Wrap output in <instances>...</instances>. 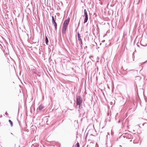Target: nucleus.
Returning <instances> with one entry per match:
<instances>
[{"label": "nucleus", "mask_w": 147, "mask_h": 147, "mask_svg": "<svg viewBox=\"0 0 147 147\" xmlns=\"http://www.w3.org/2000/svg\"><path fill=\"white\" fill-rule=\"evenodd\" d=\"M84 14L85 16V18L84 20V23L85 24L86 23L88 20V15L86 11V9L84 10Z\"/></svg>", "instance_id": "nucleus-3"}, {"label": "nucleus", "mask_w": 147, "mask_h": 147, "mask_svg": "<svg viewBox=\"0 0 147 147\" xmlns=\"http://www.w3.org/2000/svg\"><path fill=\"white\" fill-rule=\"evenodd\" d=\"M48 42H49L47 36H45V43H46V44L47 45H48Z\"/></svg>", "instance_id": "nucleus-8"}, {"label": "nucleus", "mask_w": 147, "mask_h": 147, "mask_svg": "<svg viewBox=\"0 0 147 147\" xmlns=\"http://www.w3.org/2000/svg\"><path fill=\"white\" fill-rule=\"evenodd\" d=\"M52 23L53 24L54 26L55 27V29L56 30L57 27V24L56 22H55V20L52 21Z\"/></svg>", "instance_id": "nucleus-6"}, {"label": "nucleus", "mask_w": 147, "mask_h": 147, "mask_svg": "<svg viewBox=\"0 0 147 147\" xmlns=\"http://www.w3.org/2000/svg\"><path fill=\"white\" fill-rule=\"evenodd\" d=\"M92 57V56H90V58H91V57Z\"/></svg>", "instance_id": "nucleus-13"}, {"label": "nucleus", "mask_w": 147, "mask_h": 147, "mask_svg": "<svg viewBox=\"0 0 147 147\" xmlns=\"http://www.w3.org/2000/svg\"><path fill=\"white\" fill-rule=\"evenodd\" d=\"M87 47V46H86L85 47V48H86Z\"/></svg>", "instance_id": "nucleus-15"}, {"label": "nucleus", "mask_w": 147, "mask_h": 147, "mask_svg": "<svg viewBox=\"0 0 147 147\" xmlns=\"http://www.w3.org/2000/svg\"><path fill=\"white\" fill-rule=\"evenodd\" d=\"M69 21V19L65 20L63 23L62 28V33L65 34L66 33V30L67 28Z\"/></svg>", "instance_id": "nucleus-1"}, {"label": "nucleus", "mask_w": 147, "mask_h": 147, "mask_svg": "<svg viewBox=\"0 0 147 147\" xmlns=\"http://www.w3.org/2000/svg\"><path fill=\"white\" fill-rule=\"evenodd\" d=\"M105 40H102V42H105Z\"/></svg>", "instance_id": "nucleus-14"}, {"label": "nucleus", "mask_w": 147, "mask_h": 147, "mask_svg": "<svg viewBox=\"0 0 147 147\" xmlns=\"http://www.w3.org/2000/svg\"><path fill=\"white\" fill-rule=\"evenodd\" d=\"M147 62V61H146L144 63H145L146 62Z\"/></svg>", "instance_id": "nucleus-16"}, {"label": "nucleus", "mask_w": 147, "mask_h": 147, "mask_svg": "<svg viewBox=\"0 0 147 147\" xmlns=\"http://www.w3.org/2000/svg\"><path fill=\"white\" fill-rule=\"evenodd\" d=\"M77 147H79L80 144L79 143H77L76 144Z\"/></svg>", "instance_id": "nucleus-10"}, {"label": "nucleus", "mask_w": 147, "mask_h": 147, "mask_svg": "<svg viewBox=\"0 0 147 147\" xmlns=\"http://www.w3.org/2000/svg\"><path fill=\"white\" fill-rule=\"evenodd\" d=\"M132 135L131 134H128L127 135L123 136L124 138H126L128 139H130L132 138Z\"/></svg>", "instance_id": "nucleus-5"}, {"label": "nucleus", "mask_w": 147, "mask_h": 147, "mask_svg": "<svg viewBox=\"0 0 147 147\" xmlns=\"http://www.w3.org/2000/svg\"><path fill=\"white\" fill-rule=\"evenodd\" d=\"M5 115H7V116H8V113H7V112H5Z\"/></svg>", "instance_id": "nucleus-12"}, {"label": "nucleus", "mask_w": 147, "mask_h": 147, "mask_svg": "<svg viewBox=\"0 0 147 147\" xmlns=\"http://www.w3.org/2000/svg\"><path fill=\"white\" fill-rule=\"evenodd\" d=\"M9 123H10L11 126V127H12L13 125L12 121L10 119L9 120Z\"/></svg>", "instance_id": "nucleus-9"}, {"label": "nucleus", "mask_w": 147, "mask_h": 147, "mask_svg": "<svg viewBox=\"0 0 147 147\" xmlns=\"http://www.w3.org/2000/svg\"><path fill=\"white\" fill-rule=\"evenodd\" d=\"M53 20L54 21V20H54V18L53 16H52V21H53Z\"/></svg>", "instance_id": "nucleus-11"}, {"label": "nucleus", "mask_w": 147, "mask_h": 147, "mask_svg": "<svg viewBox=\"0 0 147 147\" xmlns=\"http://www.w3.org/2000/svg\"><path fill=\"white\" fill-rule=\"evenodd\" d=\"M78 40L79 41V43L80 45L81 46V47H82V41L81 39V38H80V33L78 32Z\"/></svg>", "instance_id": "nucleus-4"}, {"label": "nucleus", "mask_w": 147, "mask_h": 147, "mask_svg": "<svg viewBox=\"0 0 147 147\" xmlns=\"http://www.w3.org/2000/svg\"><path fill=\"white\" fill-rule=\"evenodd\" d=\"M82 102V98L80 96H77V97L76 104L77 106H78L79 108L81 106Z\"/></svg>", "instance_id": "nucleus-2"}, {"label": "nucleus", "mask_w": 147, "mask_h": 147, "mask_svg": "<svg viewBox=\"0 0 147 147\" xmlns=\"http://www.w3.org/2000/svg\"><path fill=\"white\" fill-rule=\"evenodd\" d=\"M44 108V107L41 105L40 106L38 107V109L40 111L42 109H43Z\"/></svg>", "instance_id": "nucleus-7"}]
</instances>
